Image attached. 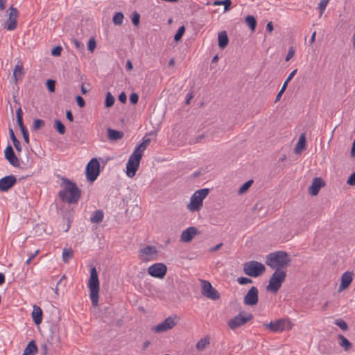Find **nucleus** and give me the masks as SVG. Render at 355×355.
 Segmentation results:
<instances>
[{"instance_id":"obj_1","label":"nucleus","mask_w":355,"mask_h":355,"mask_svg":"<svg viewBox=\"0 0 355 355\" xmlns=\"http://www.w3.org/2000/svg\"><path fill=\"white\" fill-rule=\"evenodd\" d=\"M62 181L63 189L58 193L60 198L69 204L77 203L80 198V189L67 178H62Z\"/></svg>"},{"instance_id":"obj_2","label":"nucleus","mask_w":355,"mask_h":355,"mask_svg":"<svg viewBox=\"0 0 355 355\" xmlns=\"http://www.w3.org/2000/svg\"><path fill=\"white\" fill-rule=\"evenodd\" d=\"M291 259L287 252L277 251L266 256V263L272 269L277 270L287 268L291 264Z\"/></svg>"},{"instance_id":"obj_3","label":"nucleus","mask_w":355,"mask_h":355,"mask_svg":"<svg viewBox=\"0 0 355 355\" xmlns=\"http://www.w3.org/2000/svg\"><path fill=\"white\" fill-rule=\"evenodd\" d=\"M88 288L89 289L90 299L94 306H96L98 303L99 293V280L98 272L95 267H92L90 270V277L88 282Z\"/></svg>"},{"instance_id":"obj_4","label":"nucleus","mask_w":355,"mask_h":355,"mask_svg":"<svg viewBox=\"0 0 355 355\" xmlns=\"http://www.w3.org/2000/svg\"><path fill=\"white\" fill-rule=\"evenodd\" d=\"M286 277V272L282 269L275 270L269 279V283L266 286V290L272 293H276L281 288L282 283Z\"/></svg>"},{"instance_id":"obj_5","label":"nucleus","mask_w":355,"mask_h":355,"mask_svg":"<svg viewBox=\"0 0 355 355\" xmlns=\"http://www.w3.org/2000/svg\"><path fill=\"white\" fill-rule=\"evenodd\" d=\"M209 193V189H201L196 191L191 197L189 204L187 208L191 211H196L200 209L202 207L203 200L208 196Z\"/></svg>"},{"instance_id":"obj_6","label":"nucleus","mask_w":355,"mask_h":355,"mask_svg":"<svg viewBox=\"0 0 355 355\" xmlns=\"http://www.w3.org/2000/svg\"><path fill=\"white\" fill-rule=\"evenodd\" d=\"M243 270L245 275L252 277H257L265 272L266 267L260 262L250 261L243 264Z\"/></svg>"},{"instance_id":"obj_7","label":"nucleus","mask_w":355,"mask_h":355,"mask_svg":"<svg viewBox=\"0 0 355 355\" xmlns=\"http://www.w3.org/2000/svg\"><path fill=\"white\" fill-rule=\"evenodd\" d=\"M252 318L253 315L252 313L243 315V312H240L238 315L227 322V326L230 329L234 330L246 324L248 322L251 320Z\"/></svg>"},{"instance_id":"obj_8","label":"nucleus","mask_w":355,"mask_h":355,"mask_svg":"<svg viewBox=\"0 0 355 355\" xmlns=\"http://www.w3.org/2000/svg\"><path fill=\"white\" fill-rule=\"evenodd\" d=\"M157 254L156 247L153 245H146L139 250V257L144 262L156 260Z\"/></svg>"},{"instance_id":"obj_9","label":"nucleus","mask_w":355,"mask_h":355,"mask_svg":"<svg viewBox=\"0 0 355 355\" xmlns=\"http://www.w3.org/2000/svg\"><path fill=\"white\" fill-rule=\"evenodd\" d=\"M263 327L272 332H281L285 329H290L291 328V322L286 319H280L264 324Z\"/></svg>"},{"instance_id":"obj_10","label":"nucleus","mask_w":355,"mask_h":355,"mask_svg":"<svg viewBox=\"0 0 355 355\" xmlns=\"http://www.w3.org/2000/svg\"><path fill=\"white\" fill-rule=\"evenodd\" d=\"M141 156L132 153L130 156L126 164V174L129 178H132L135 175L137 171L139 166V162Z\"/></svg>"},{"instance_id":"obj_11","label":"nucleus","mask_w":355,"mask_h":355,"mask_svg":"<svg viewBox=\"0 0 355 355\" xmlns=\"http://www.w3.org/2000/svg\"><path fill=\"white\" fill-rule=\"evenodd\" d=\"M100 173L99 162L96 158L92 159L86 166L87 179L91 182L96 180Z\"/></svg>"},{"instance_id":"obj_12","label":"nucleus","mask_w":355,"mask_h":355,"mask_svg":"<svg viewBox=\"0 0 355 355\" xmlns=\"http://www.w3.org/2000/svg\"><path fill=\"white\" fill-rule=\"evenodd\" d=\"M202 290L201 293L206 297L212 300H217L220 298V294L211 284V283L207 280H200Z\"/></svg>"},{"instance_id":"obj_13","label":"nucleus","mask_w":355,"mask_h":355,"mask_svg":"<svg viewBox=\"0 0 355 355\" xmlns=\"http://www.w3.org/2000/svg\"><path fill=\"white\" fill-rule=\"evenodd\" d=\"M167 267L164 263H156L148 268V274L155 278L163 279L166 274Z\"/></svg>"},{"instance_id":"obj_14","label":"nucleus","mask_w":355,"mask_h":355,"mask_svg":"<svg viewBox=\"0 0 355 355\" xmlns=\"http://www.w3.org/2000/svg\"><path fill=\"white\" fill-rule=\"evenodd\" d=\"M259 302V291L256 286H252L247 292L243 299L245 305L253 306Z\"/></svg>"},{"instance_id":"obj_15","label":"nucleus","mask_w":355,"mask_h":355,"mask_svg":"<svg viewBox=\"0 0 355 355\" xmlns=\"http://www.w3.org/2000/svg\"><path fill=\"white\" fill-rule=\"evenodd\" d=\"M8 19L5 23V27L8 31H13L17 28V18L18 16V10L12 6L8 10Z\"/></svg>"},{"instance_id":"obj_16","label":"nucleus","mask_w":355,"mask_h":355,"mask_svg":"<svg viewBox=\"0 0 355 355\" xmlns=\"http://www.w3.org/2000/svg\"><path fill=\"white\" fill-rule=\"evenodd\" d=\"M17 122L20 128L24 141L26 144L29 143L28 132L23 123V113L21 107L18 108L16 111Z\"/></svg>"},{"instance_id":"obj_17","label":"nucleus","mask_w":355,"mask_h":355,"mask_svg":"<svg viewBox=\"0 0 355 355\" xmlns=\"http://www.w3.org/2000/svg\"><path fill=\"white\" fill-rule=\"evenodd\" d=\"M17 182L15 175H10L0 179V191L6 192L11 189Z\"/></svg>"},{"instance_id":"obj_18","label":"nucleus","mask_w":355,"mask_h":355,"mask_svg":"<svg viewBox=\"0 0 355 355\" xmlns=\"http://www.w3.org/2000/svg\"><path fill=\"white\" fill-rule=\"evenodd\" d=\"M175 324H176V323L174 321V319L172 318L171 317H168L160 324L156 325L153 328V330L155 332H158V333L164 332L167 330L171 329Z\"/></svg>"},{"instance_id":"obj_19","label":"nucleus","mask_w":355,"mask_h":355,"mask_svg":"<svg viewBox=\"0 0 355 355\" xmlns=\"http://www.w3.org/2000/svg\"><path fill=\"white\" fill-rule=\"evenodd\" d=\"M5 158L8 161V162L13 166L14 167H19V159L15 155L14 150L10 145H8L4 151Z\"/></svg>"},{"instance_id":"obj_20","label":"nucleus","mask_w":355,"mask_h":355,"mask_svg":"<svg viewBox=\"0 0 355 355\" xmlns=\"http://www.w3.org/2000/svg\"><path fill=\"white\" fill-rule=\"evenodd\" d=\"M325 185L324 181L321 178H315L311 185L309 187V193L311 196H316L320 189Z\"/></svg>"},{"instance_id":"obj_21","label":"nucleus","mask_w":355,"mask_h":355,"mask_svg":"<svg viewBox=\"0 0 355 355\" xmlns=\"http://www.w3.org/2000/svg\"><path fill=\"white\" fill-rule=\"evenodd\" d=\"M197 233L198 230L196 227H189L182 232L180 241L187 243L190 242Z\"/></svg>"},{"instance_id":"obj_22","label":"nucleus","mask_w":355,"mask_h":355,"mask_svg":"<svg viewBox=\"0 0 355 355\" xmlns=\"http://www.w3.org/2000/svg\"><path fill=\"white\" fill-rule=\"evenodd\" d=\"M352 272H345L341 277V283L339 286L338 291H342L348 288L352 282Z\"/></svg>"},{"instance_id":"obj_23","label":"nucleus","mask_w":355,"mask_h":355,"mask_svg":"<svg viewBox=\"0 0 355 355\" xmlns=\"http://www.w3.org/2000/svg\"><path fill=\"white\" fill-rule=\"evenodd\" d=\"M31 315L35 324H41L42 321V310L40 306L34 305Z\"/></svg>"},{"instance_id":"obj_24","label":"nucleus","mask_w":355,"mask_h":355,"mask_svg":"<svg viewBox=\"0 0 355 355\" xmlns=\"http://www.w3.org/2000/svg\"><path fill=\"white\" fill-rule=\"evenodd\" d=\"M40 354L41 355H53V344L47 340L40 345Z\"/></svg>"},{"instance_id":"obj_25","label":"nucleus","mask_w":355,"mask_h":355,"mask_svg":"<svg viewBox=\"0 0 355 355\" xmlns=\"http://www.w3.org/2000/svg\"><path fill=\"white\" fill-rule=\"evenodd\" d=\"M150 142V139L149 138L144 137L143 139V141L136 147L132 153L135 155H139L142 157L143 152L146 149Z\"/></svg>"},{"instance_id":"obj_26","label":"nucleus","mask_w":355,"mask_h":355,"mask_svg":"<svg viewBox=\"0 0 355 355\" xmlns=\"http://www.w3.org/2000/svg\"><path fill=\"white\" fill-rule=\"evenodd\" d=\"M104 218V213L101 209H97L93 212L91 216L90 221L92 223H99L103 221Z\"/></svg>"},{"instance_id":"obj_27","label":"nucleus","mask_w":355,"mask_h":355,"mask_svg":"<svg viewBox=\"0 0 355 355\" xmlns=\"http://www.w3.org/2000/svg\"><path fill=\"white\" fill-rule=\"evenodd\" d=\"M339 339V345L343 348L345 352L351 349L352 344L342 334L338 336Z\"/></svg>"},{"instance_id":"obj_28","label":"nucleus","mask_w":355,"mask_h":355,"mask_svg":"<svg viewBox=\"0 0 355 355\" xmlns=\"http://www.w3.org/2000/svg\"><path fill=\"white\" fill-rule=\"evenodd\" d=\"M306 146V135L304 133L300 135L298 142L295 148V153L296 154L300 153L302 150L305 148Z\"/></svg>"},{"instance_id":"obj_29","label":"nucleus","mask_w":355,"mask_h":355,"mask_svg":"<svg viewBox=\"0 0 355 355\" xmlns=\"http://www.w3.org/2000/svg\"><path fill=\"white\" fill-rule=\"evenodd\" d=\"M218 46L220 49L226 47L229 42V39L225 31H221L218 33Z\"/></svg>"},{"instance_id":"obj_30","label":"nucleus","mask_w":355,"mask_h":355,"mask_svg":"<svg viewBox=\"0 0 355 355\" xmlns=\"http://www.w3.org/2000/svg\"><path fill=\"white\" fill-rule=\"evenodd\" d=\"M37 352V347L35 340H31L28 343L25 348L23 354L24 355H33Z\"/></svg>"},{"instance_id":"obj_31","label":"nucleus","mask_w":355,"mask_h":355,"mask_svg":"<svg viewBox=\"0 0 355 355\" xmlns=\"http://www.w3.org/2000/svg\"><path fill=\"white\" fill-rule=\"evenodd\" d=\"M24 75V68L22 64H17L13 71V78L15 82L21 80Z\"/></svg>"},{"instance_id":"obj_32","label":"nucleus","mask_w":355,"mask_h":355,"mask_svg":"<svg viewBox=\"0 0 355 355\" xmlns=\"http://www.w3.org/2000/svg\"><path fill=\"white\" fill-rule=\"evenodd\" d=\"M107 137L110 140H118L123 137V132L111 128H107Z\"/></svg>"},{"instance_id":"obj_33","label":"nucleus","mask_w":355,"mask_h":355,"mask_svg":"<svg viewBox=\"0 0 355 355\" xmlns=\"http://www.w3.org/2000/svg\"><path fill=\"white\" fill-rule=\"evenodd\" d=\"M9 134H10V139H11L12 143H13V145H14L15 149L18 152L21 151V144H20L19 141L15 137L14 131H13L12 129H11V128L9 129Z\"/></svg>"},{"instance_id":"obj_34","label":"nucleus","mask_w":355,"mask_h":355,"mask_svg":"<svg viewBox=\"0 0 355 355\" xmlns=\"http://www.w3.org/2000/svg\"><path fill=\"white\" fill-rule=\"evenodd\" d=\"M245 21L250 30L252 31H254L257 26V20L255 17L252 15H248L245 17Z\"/></svg>"},{"instance_id":"obj_35","label":"nucleus","mask_w":355,"mask_h":355,"mask_svg":"<svg viewBox=\"0 0 355 355\" xmlns=\"http://www.w3.org/2000/svg\"><path fill=\"white\" fill-rule=\"evenodd\" d=\"M73 252L71 248H64L62 252V260L64 263L69 262L73 257Z\"/></svg>"},{"instance_id":"obj_36","label":"nucleus","mask_w":355,"mask_h":355,"mask_svg":"<svg viewBox=\"0 0 355 355\" xmlns=\"http://www.w3.org/2000/svg\"><path fill=\"white\" fill-rule=\"evenodd\" d=\"M54 128L57 132L60 135L65 133L66 129L64 125L59 119H55L54 122Z\"/></svg>"},{"instance_id":"obj_37","label":"nucleus","mask_w":355,"mask_h":355,"mask_svg":"<svg viewBox=\"0 0 355 355\" xmlns=\"http://www.w3.org/2000/svg\"><path fill=\"white\" fill-rule=\"evenodd\" d=\"M209 344V340L207 338H201L196 344V348L198 350H203Z\"/></svg>"},{"instance_id":"obj_38","label":"nucleus","mask_w":355,"mask_h":355,"mask_svg":"<svg viewBox=\"0 0 355 355\" xmlns=\"http://www.w3.org/2000/svg\"><path fill=\"white\" fill-rule=\"evenodd\" d=\"M114 97L112 95V94L110 92H108L106 94L105 106L106 107H110L114 105Z\"/></svg>"},{"instance_id":"obj_39","label":"nucleus","mask_w":355,"mask_h":355,"mask_svg":"<svg viewBox=\"0 0 355 355\" xmlns=\"http://www.w3.org/2000/svg\"><path fill=\"white\" fill-rule=\"evenodd\" d=\"M123 20V15L121 12H116L113 17L112 21L115 25H121Z\"/></svg>"},{"instance_id":"obj_40","label":"nucleus","mask_w":355,"mask_h":355,"mask_svg":"<svg viewBox=\"0 0 355 355\" xmlns=\"http://www.w3.org/2000/svg\"><path fill=\"white\" fill-rule=\"evenodd\" d=\"M334 324L339 327L343 331H347L348 329L347 324L344 320L341 318L336 319L334 321Z\"/></svg>"},{"instance_id":"obj_41","label":"nucleus","mask_w":355,"mask_h":355,"mask_svg":"<svg viewBox=\"0 0 355 355\" xmlns=\"http://www.w3.org/2000/svg\"><path fill=\"white\" fill-rule=\"evenodd\" d=\"M185 32V27L184 26H181L179 27L178 30L177 31L175 36H174V40L175 42H178L181 40L182 37L184 33Z\"/></svg>"},{"instance_id":"obj_42","label":"nucleus","mask_w":355,"mask_h":355,"mask_svg":"<svg viewBox=\"0 0 355 355\" xmlns=\"http://www.w3.org/2000/svg\"><path fill=\"white\" fill-rule=\"evenodd\" d=\"M253 183V180H250L245 182L239 189V193L243 194L246 192L248 189L250 187L252 184Z\"/></svg>"},{"instance_id":"obj_43","label":"nucleus","mask_w":355,"mask_h":355,"mask_svg":"<svg viewBox=\"0 0 355 355\" xmlns=\"http://www.w3.org/2000/svg\"><path fill=\"white\" fill-rule=\"evenodd\" d=\"M45 125V122L42 119H35L33 122V130L36 131Z\"/></svg>"},{"instance_id":"obj_44","label":"nucleus","mask_w":355,"mask_h":355,"mask_svg":"<svg viewBox=\"0 0 355 355\" xmlns=\"http://www.w3.org/2000/svg\"><path fill=\"white\" fill-rule=\"evenodd\" d=\"M329 1V0H320L318 4V9L320 10V16L324 13Z\"/></svg>"},{"instance_id":"obj_45","label":"nucleus","mask_w":355,"mask_h":355,"mask_svg":"<svg viewBox=\"0 0 355 355\" xmlns=\"http://www.w3.org/2000/svg\"><path fill=\"white\" fill-rule=\"evenodd\" d=\"M237 282L240 285H245L252 283V280L248 277H240L237 279Z\"/></svg>"},{"instance_id":"obj_46","label":"nucleus","mask_w":355,"mask_h":355,"mask_svg":"<svg viewBox=\"0 0 355 355\" xmlns=\"http://www.w3.org/2000/svg\"><path fill=\"white\" fill-rule=\"evenodd\" d=\"M297 69H294L287 77L286 80L284 81L282 87H285V89H286L288 83L293 79L295 73H297Z\"/></svg>"},{"instance_id":"obj_47","label":"nucleus","mask_w":355,"mask_h":355,"mask_svg":"<svg viewBox=\"0 0 355 355\" xmlns=\"http://www.w3.org/2000/svg\"><path fill=\"white\" fill-rule=\"evenodd\" d=\"M46 87L49 92H53L55 89V81L51 79H49L46 81Z\"/></svg>"},{"instance_id":"obj_48","label":"nucleus","mask_w":355,"mask_h":355,"mask_svg":"<svg viewBox=\"0 0 355 355\" xmlns=\"http://www.w3.org/2000/svg\"><path fill=\"white\" fill-rule=\"evenodd\" d=\"M140 15L136 11L132 13V22L135 26H138L139 24Z\"/></svg>"},{"instance_id":"obj_49","label":"nucleus","mask_w":355,"mask_h":355,"mask_svg":"<svg viewBox=\"0 0 355 355\" xmlns=\"http://www.w3.org/2000/svg\"><path fill=\"white\" fill-rule=\"evenodd\" d=\"M62 48L60 46H57L51 50V55L53 56H60L61 55Z\"/></svg>"},{"instance_id":"obj_50","label":"nucleus","mask_w":355,"mask_h":355,"mask_svg":"<svg viewBox=\"0 0 355 355\" xmlns=\"http://www.w3.org/2000/svg\"><path fill=\"white\" fill-rule=\"evenodd\" d=\"M96 46V42L94 38H91L87 44V49L90 51H93Z\"/></svg>"},{"instance_id":"obj_51","label":"nucleus","mask_w":355,"mask_h":355,"mask_svg":"<svg viewBox=\"0 0 355 355\" xmlns=\"http://www.w3.org/2000/svg\"><path fill=\"white\" fill-rule=\"evenodd\" d=\"M294 54H295V50L293 46H291L289 48L287 55L286 56L285 61H286V62L289 61L293 57Z\"/></svg>"},{"instance_id":"obj_52","label":"nucleus","mask_w":355,"mask_h":355,"mask_svg":"<svg viewBox=\"0 0 355 355\" xmlns=\"http://www.w3.org/2000/svg\"><path fill=\"white\" fill-rule=\"evenodd\" d=\"M139 96L136 93H132L130 96V101L132 104L135 105L138 103Z\"/></svg>"},{"instance_id":"obj_53","label":"nucleus","mask_w":355,"mask_h":355,"mask_svg":"<svg viewBox=\"0 0 355 355\" xmlns=\"http://www.w3.org/2000/svg\"><path fill=\"white\" fill-rule=\"evenodd\" d=\"M76 103H77L78 105L80 107L82 108V107H84L85 106V100L80 96H77L76 97Z\"/></svg>"},{"instance_id":"obj_54","label":"nucleus","mask_w":355,"mask_h":355,"mask_svg":"<svg viewBox=\"0 0 355 355\" xmlns=\"http://www.w3.org/2000/svg\"><path fill=\"white\" fill-rule=\"evenodd\" d=\"M347 183L349 185H352V186L355 185V171L349 175V177L348 178V180L347 181Z\"/></svg>"},{"instance_id":"obj_55","label":"nucleus","mask_w":355,"mask_h":355,"mask_svg":"<svg viewBox=\"0 0 355 355\" xmlns=\"http://www.w3.org/2000/svg\"><path fill=\"white\" fill-rule=\"evenodd\" d=\"M223 5L224 6V12H227L230 10V6L232 5V1L231 0H223Z\"/></svg>"},{"instance_id":"obj_56","label":"nucleus","mask_w":355,"mask_h":355,"mask_svg":"<svg viewBox=\"0 0 355 355\" xmlns=\"http://www.w3.org/2000/svg\"><path fill=\"white\" fill-rule=\"evenodd\" d=\"M74 45L76 48L80 51L84 49V44L81 42L78 41L77 40H73Z\"/></svg>"},{"instance_id":"obj_57","label":"nucleus","mask_w":355,"mask_h":355,"mask_svg":"<svg viewBox=\"0 0 355 355\" xmlns=\"http://www.w3.org/2000/svg\"><path fill=\"white\" fill-rule=\"evenodd\" d=\"M285 87H282L280 91L278 92V94H277L276 96V98H275V103H277V101H279L282 96V94H284V92H285Z\"/></svg>"},{"instance_id":"obj_58","label":"nucleus","mask_w":355,"mask_h":355,"mask_svg":"<svg viewBox=\"0 0 355 355\" xmlns=\"http://www.w3.org/2000/svg\"><path fill=\"white\" fill-rule=\"evenodd\" d=\"M66 278H67V277H66V275H63L62 276V277L60 279V280L58 281V282L57 283V285H56V287H55V292L56 293H58V286L62 284V282H64V280H65V279H66Z\"/></svg>"},{"instance_id":"obj_59","label":"nucleus","mask_w":355,"mask_h":355,"mask_svg":"<svg viewBox=\"0 0 355 355\" xmlns=\"http://www.w3.org/2000/svg\"><path fill=\"white\" fill-rule=\"evenodd\" d=\"M119 100L123 103H125L127 100L126 94L124 92H121L119 96Z\"/></svg>"},{"instance_id":"obj_60","label":"nucleus","mask_w":355,"mask_h":355,"mask_svg":"<svg viewBox=\"0 0 355 355\" xmlns=\"http://www.w3.org/2000/svg\"><path fill=\"white\" fill-rule=\"evenodd\" d=\"M66 117L71 122L73 121V116L71 110H67Z\"/></svg>"},{"instance_id":"obj_61","label":"nucleus","mask_w":355,"mask_h":355,"mask_svg":"<svg viewBox=\"0 0 355 355\" xmlns=\"http://www.w3.org/2000/svg\"><path fill=\"white\" fill-rule=\"evenodd\" d=\"M125 68L128 71H131L132 69L133 66L130 60H128L126 62Z\"/></svg>"},{"instance_id":"obj_62","label":"nucleus","mask_w":355,"mask_h":355,"mask_svg":"<svg viewBox=\"0 0 355 355\" xmlns=\"http://www.w3.org/2000/svg\"><path fill=\"white\" fill-rule=\"evenodd\" d=\"M193 98V94L191 92H189L186 96V104H189L191 99Z\"/></svg>"},{"instance_id":"obj_63","label":"nucleus","mask_w":355,"mask_h":355,"mask_svg":"<svg viewBox=\"0 0 355 355\" xmlns=\"http://www.w3.org/2000/svg\"><path fill=\"white\" fill-rule=\"evenodd\" d=\"M266 30L270 33H271L273 31V25L271 21L267 24Z\"/></svg>"},{"instance_id":"obj_64","label":"nucleus","mask_w":355,"mask_h":355,"mask_svg":"<svg viewBox=\"0 0 355 355\" xmlns=\"http://www.w3.org/2000/svg\"><path fill=\"white\" fill-rule=\"evenodd\" d=\"M351 156L352 157H355V139L353 141L352 147L351 150Z\"/></svg>"}]
</instances>
